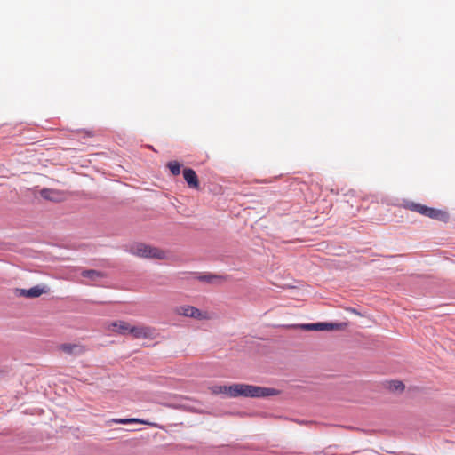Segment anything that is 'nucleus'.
Wrapping results in <instances>:
<instances>
[{
  "label": "nucleus",
  "mask_w": 455,
  "mask_h": 455,
  "mask_svg": "<svg viewBox=\"0 0 455 455\" xmlns=\"http://www.w3.org/2000/svg\"><path fill=\"white\" fill-rule=\"evenodd\" d=\"M231 398H265L279 395L280 391L271 387H259L254 385L236 383L233 384Z\"/></svg>",
  "instance_id": "1"
},
{
  "label": "nucleus",
  "mask_w": 455,
  "mask_h": 455,
  "mask_svg": "<svg viewBox=\"0 0 455 455\" xmlns=\"http://www.w3.org/2000/svg\"><path fill=\"white\" fill-rule=\"evenodd\" d=\"M111 331L120 335H132L135 339L153 338L155 330L144 325H131L124 321H116L111 323Z\"/></svg>",
  "instance_id": "2"
},
{
  "label": "nucleus",
  "mask_w": 455,
  "mask_h": 455,
  "mask_svg": "<svg viewBox=\"0 0 455 455\" xmlns=\"http://www.w3.org/2000/svg\"><path fill=\"white\" fill-rule=\"evenodd\" d=\"M128 251L134 256L144 259H166V252L164 251L142 243L131 244L128 248Z\"/></svg>",
  "instance_id": "3"
},
{
  "label": "nucleus",
  "mask_w": 455,
  "mask_h": 455,
  "mask_svg": "<svg viewBox=\"0 0 455 455\" xmlns=\"http://www.w3.org/2000/svg\"><path fill=\"white\" fill-rule=\"evenodd\" d=\"M403 206L405 209H409L413 212H417L424 216H427L431 219L438 220H443L447 218V213L436 210L435 208L427 207L426 205L417 204L411 201H404L403 204Z\"/></svg>",
  "instance_id": "4"
},
{
  "label": "nucleus",
  "mask_w": 455,
  "mask_h": 455,
  "mask_svg": "<svg viewBox=\"0 0 455 455\" xmlns=\"http://www.w3.org/2000/svg\"><path fill=\"white\" fill-rule=\"evenodd\" d=\"M175 314L196 320H210L211 315L206 311H202L193 306L182 305L175 307Z\"/></svg>",
  "instance_id": "5"
},
{
  "label": "nucleus",
  "mask_w": 455,
  "mask_h": 455,
  "mask_svg": "<svg viewBox=\"0 0 455 455\" xmlns=\"http://www.w3.org/2000/svg\"><path fill=\"white\" fill-rule=\"evenodd\" d=\"M50 292V288L46 284H39L29 289H20L16 288L14 290V294L17 297H24V298H38L43 294H47Z\"/></svg>",
  "instance_id": "6"
},
{
  "label": "nucleus",
  "mask_w": 455,
  "mask_h": 455,
  "mask_svg": "<svg viewBox=\"0 0 455 455\" xmlns=\"http://www.w3.org/2000/svg\"><path fill=\"white\" fill-rule=\"evenodd\" d=\"M299 328L303 331H332L339 330L341 328V323H304L300 324Z\"/></svg>",
  "instance_id": "7"
},
{
  "label": "nucleus",
  "mask_w": 455,
  "mask_h": 455,
  "mask_svg": "<svg viewBox=\"0 0 455 455\" xmlns=\"http://www.w3.org/2000/svg\"><path fill=\"white\" fill-rule=\"evenodd\" d=\"M59 349L67 355L74 356L81 355L85 352L84 347L81 344L65 343L61 344Z\"/></svg>",
  "instance_id": "8"
},
{
  "label": "nucleus",
  "mask_w": 455,
  "mask_h": 455,
  "mask_svg": "<svg viewBox=\"0 0 455 455\" xmlns=\"http://www.w3.org/2000/svg\"><path fill=\"white\" fill-rule=\"evenodd\" d=\"M183 177L189 188H198L199 180L196 172L191 168H185L183 170Z\"/></svg>",
  "instance_id": "9"
},
{
  "label": "nucleus",
  "mask_w": 455,
  "mask_h": 455,
  "mask_svg": "<svg viewBox=\"0 0 455 455\" xmlns=\"http://www.w3.org/2000/svg\"><path fill=\"white\" fill-rule=\"evenodd\" d=\"M81 275L84 278L90 279L91 281H97L105 276L103 272L94 269L83 270Z\"/></svg>",
  "instance_id": "10"
},
{
  "label": "nucleus",
  "mask_w": 455,
  "mask_h": 455,
  "mask_svg": "<svg viewBox=\"0 0 455 455\" xmlns=\"http://www.w3.org/2000/svg\"><path fill=\"white\" fill-rule=\"evenodd\" d=\"M233 388V384L230 385V386H213L211 387V391L212 394L214 395H220V394H223V395H226L227 396L230 397L231 398V390Z\"/></svg>",
  "instance_id": "11"
},
{
  "label": "nucleus",
  "mask_w": 455,
  "mask_h": 455,
  "mask_svg": "<svg viewBox=\"0 0 455 455\" xmlns=\"http://www.w3.org/2000/svg\"><path fill=\"white\" fill-rule=\"evenodd\" d=\"M198 280L206 282V283H213L215 280H226V277L217 275H201L198 277Z\"/></svg>",
  "instance_id": "12"
},
{
  "label": "nucleus",
  "mask_w": 455,
  "mask_h": 455,
  "mask_svg": "<svg viewBox=\"0 0 455 455\" xmlns=\"http://www.w3.org/2000/svg\"><path fill=\"white\" fill-rule=\"evenodd\" d=\"M114 423L116 424H129V423H140V424H148L147 421L135 419V418H129V419H112Z\"/></svg>",
  "instance_id": "13"
},
{
  "label": "nucleus",
  "mask_w": 455,
  "mask_h": 455,
  "mask_svg": "<svg viewBox=\"0 0 455 455\" xmlns=\"http://www.w3.org/2000/svg\"><path fill=\"white\" fill-rule=\"evenodd\" d=\"M168 167H169L171 172L173 175L177 176V175H179L180 173V167H181V165H180V164L179 162H177V161H171V162L168 163Z\"/></svg>",
  "instance_id": "14"
},
{
  "label": "nucleus",
  "mask_w": 455,
  "mask_h": 455,
  "mask_svg": "<svg viewBox=\"0 0 455 455\" xmlns=\"http://www.w3.org/2000/svg\"><path fill=\"white\" fill-rule=\"evenodd\" d=\"M389 388L393 391H403L404 389V385L403 382L401 381H398V380H395V381H392L390 384H389Z\"/></svg>",
  "instance_id": "15"
},
{
  "label": "nucleus",
  "mask_w": 455,
  "mask_h": 455,
  "mask_svg": "<svg viewBox=\"0 0 455 455\" xmlns=\"http://www.w3.org/2000/svg\"><path fill=\"white\" fill-rule=\"evenodd\" d=\"M52 194H53V191L51 190V189H43L41 191V196L45 198V199H50L52 200Z\"/></svg>",
  "instance_id": "16"
},
{
  "label": "nucleus",
  "mask_w": 455,
  "mask_h": 455,
  "mask_svg": "<svg viewBox=\"0 0 455 455\" xmlns=\"http://www.w3.org/2000/svg\"><path fill=\"white\" fill-rule=\"evenodd\" d=\"M348 206L351 208L350 210H348L344 204H343V211L346 210L347 212V213L349 214H352L354 215L355 214V211L353 210V204H349V201L347 200V201Z\"/></svg>",
  "instance_id": "17"
},
{
  "label": "nucleus",
  "mask_w": 455,
  "mask_h": 455,
  "mask_svg": "<svg viewBox=\"0 0 455 455\" xmlns=\"http://www.w3.org/2000/svg\"><path fill=\"white\" fill-rule=\"evenodd\" d=\"M345 310H346L347 312H350V313H354V314H355V315H361V314H360V313H358V312L356 311V309H355V308H352V307H346V308H345Z\"/></svg>",
  "instance_id": "18"
}]
</instances>
